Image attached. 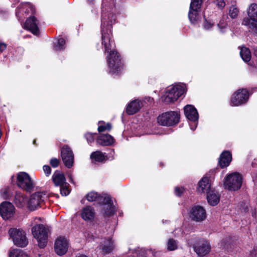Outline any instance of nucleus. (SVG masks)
Segmentation results:
<instances>
[{"label":"nucleus","instance_id":"nucleus-1","mask_svg":"<svg viewBox=\"0 0 257 257\" xmlns=\"http://www.w3.org/2000/svg\"><path fill=\"white\" fill-rule=\"evenodd\" d=\"M33 236L37 239L40 248H44L47 243L49 229L44 225L39 224L34 226L32 229Z\"/></svg>","mask_w":257,"mask_h":257},{"label":"nucleus","instance_id":"nucleus-2","mask_svg":"<svg viewBox=\"0 0 257 257\" xmlns=\"http://www.w3.org/2000/svg\"><path fill=\"white\" fill-rule=\"evenodd\" d=\"M185 85L177 84L167 89L162 97V100L166 104L176 101L185 92Z\"/></svg>","mask_w":257,"mask_h":257},{"label":"nucleus","instance_id":"nucleus-3","mask_svg":"<svg viewBox=\"0 0 257 257\" xmlns=\"http://www.w3.org/2000/svg\"><path fill=\"white\" fill-rule=\"evenodd\" d=\"M248 18L243 19L242 24L248 27L250 30L257 35V4L250 5L247 9Z\"/></svg>","mask_w":257,"mask_h":257},{"label":"nucleus","instance_id":"nucleus-4","mask_svg":"<svg viewBox=\"0 0 257 257\" xmlns=\"http://www.w3.org/2000/svg\"><path fill=\"white\" fill-rule=\"evenodd\" d=\"M107 62L110 72L117 73L122 69L123 64L120 55L115 50L108 53Z\"/></svg>","mask_w":257,"mask_h":257},{"label":"nucleus","instance_id":"nucleus-5","mask_svg":"<svg viewBox=\"0 0 257 257\" xmlns=\"http://www.w3.org/2000/svg\"><path fill=\"white\" fill-rule=\"evenodd\" d=\"M180 114L176 111L163 113L158 117V123L164 126H173L179 121Z\"/></svg>","mask_w":257,"mask_h":257},{"label":"nucleus","instance_id":"nucleus-6","mask_svg":"<svg viewBox=\"0 0 257 257\" xmlns=\"http://www.w3.org/2000/svg\"><path fill=\"white\" fill-rule=\"evenodd\" d=\"M14 243L21 247H25L28 243L25 232L21 229L11 228L9 231Z\"/></svg>","mask_w":257,"mask_h":257},{"label":"nucleus","instance_id":"nucleus-7","mask_svg":"<svg viewBox=\"0 0 257 257\" xmlns=\"http://www.w3.org/2000/svg\"><path fill=\"white\" fill-rule=\"evenodd\" d=\"M242 178L238 173H233L228 175L225 179L224 186L230 191H235L239 189L242 185Z\"/></svg>","mask_w":257,"mask_h":257},{"label":"nucleus","instance_id":"nucleus-8","mask_svg":"<svg viewBox=\"0 0 257 257\" xmlns=\"http://www.w3.org/2000/svg\"><path fill=\"white\" fill-rule=\"evenodd\" d=\"M249 95L250 93L246 89H239L232 95L230 99V105L232 106L243 105L247 102Z\"/></svg>","mask_w":257,"mask_h":257},{"label":"nucleus","instance_id":"nucleus-9","mask_svg":"<svg viewBox=\"0 0 257 257\" xmlns=\"http://www.w3.org/2000/svg\"><path fill=\"white\" fill-rule=\"evenodd\" d=\"M17 181L18 186L27 191H31L34 187L33 181L30 176L25 172L18 174Z\"/></svg>","mask_w":257,"mask_h":257},{"label":"nucleus","instance_id":"nucleus-10","mask_svg":"<svg viewBox=\"0 0 257 257\" xmlns=\"http://www.w3.org/2000/svg\"><path fill=\"white\" fill-rule=\"evenodd\" d=\"M61 156L64 165L71 168L74 164V156L71 148L68 145H64L61 149Z\"/></svg>","mask_w":257,"mask_h":257},{"label":"nucleus","instance_id":"nucleus-11","mask_svg":"<svg viewBox=\"0 0 257 257\" xmlns=\"http://www.w3.org/2000/svg\"><path fill=\"white\" fill-rule=\"evenodd\" d=\"M68 241L65 237L60 236L56 240L54 249L57 254L62 255L65 254L68 250Z\"/></svg>","mask_w":257,"mask_h":257},{"label":"nucleus","instance_id":"nucleus-12","mask_svg":"<svg viewBox=\"0 0 257 257\" xmlns=\"http://www.w3.org/2000/svg\"><path fill=\"white\" fill-rule=\"evenodd\" d=\"M191 218L195 221H201L206 217V213L204 208L197 205L193 207L190 212Z\"/></svg>","mask_w":257,"mask_h":257},{"label":"nucleus","instance_id":"nucleus-13","mask_svg":"<svg viewBox=\"0 0 257 257\" xmlns=\"http://www.w3.org/2000/svg\"><path fill=\"white\" fill-rule=\"evenodd\" d=\"M102 45L104 47L105 51L109 53L112 51H114V48L115 44L113 40L112 39L111 34L105 33L104 32L103 29H102Z\"/></svg>","mask_w":257,"mask_h":257},{"label":"nucleus","instance_id":"nucleus-14","mask_svg":"<svg viewBox=\"0 0 257 257\" xmlns=\"http://www.w3.org/2000/svg\"><path fill=\"white\" fill-rule=\"evenodd\" d=\"M0 213L4 219H9L14 215V206L9 202H3L0 205Z\"/></svg>","mask_w":257,"mask_h":257},{"label":"nucleus","instance_id":"nucleus-15","mask_svg":"<svg viewBox=\"0 0 257 257\" xmlns=\"http://www.w3.org/2000/svg\"><path fill=\"white\" fill-rule=\"evenodd\" d=\"M45 195L44 192H36L32 194L28 201L29 208L33 210L36 209L44 201Z\"/></svg>","mask_w":257,"mask_h":257},{"label":"nucleus","instance_id":"nucleus-16","mask_svg":"<svg viewBox=\"0 0 257 257\" xmlns=\"http://www.w3.org/2000/svg\"><path fill=\"white\" fill-rule=\"evenodd\" d=\"M38 20L34 16L29 17L26 21L25 27L33 34L38 35L40 33Z\"/></svg>","mask_w":257,"mask_h":257},{"label":"nucleus","instance_id":"nucleus-17","mask_svg":"<svg viewBox=\"0 0 257 257\" xmlns=\"http://www.w3.org/2000/svg\"><path fill=\"white\" fill-rule=\"evenodd\" d=\"M143 103L139 99H135L130 102L126 108V112L128 115H133L138 112L142 106Z\"/></svg>","mask_w":257,"mask_h":257},{"label":"nucleus","instance_id":"nucleus-18","mask_svg":"<svg viewBox=\"0 0 257 257\" xmlns=\"http://www.w3.org/2000/svg\"><path fill=\"white\" fill-rule=\"evenodd\" d=\"M194 251L200 256L207 254L210 249L209 243L206 240H200L199 244L194 246Z\"/></svg>","mask_w":257,"mask_h":257},{"label":"nucleus","instance_id":"nucleus-19","mask_svg":"<svg viewBox=\"0 0 257 257\" xmlns=\"http://www.w3.org/2000/svg\"><path fill=\"white\" fill-rule=\"evenodd\" d=\"M184 113L186 117L190 120L195 121L198 120V114L196 109L191 105L184 107Z\"/></svg>","mask_w":257,"mask_h":257},{"label":"nucleus","instance_id":"nucleus-20","mask_svg":"<svg viewBox=\"0 0 257 257\" xmlns=\"http://www.w3.org/2000/svg\"><path fill=\"white\" fill-rule=\"evenodd\" d=\"M232 160V155L230 152L225 151L220 156L219 164L220 167L224 168L228 166Z\"/></svg>","mask_w":257,"mask_h":257},{"label":"nucleus","instance_id":"nucleus-21","mask_svg":"<svg viewBox=\"0 0 257 257\" xmlns=\"http://www.w3.org/2000/svg\"><path fill=\"white\" fill-rule=\"evenodd\" d=\"M95 211L93 208L90 206L84 207L81 213L83 219L87 221H92L95 217Z\"/></svg>","mask_w":257,"mask_h":257},{"label":"nucleus","instance_id":"nucleus-22","mask_svg":"<svg viewBox=\"0 0 257 257\" xmlns=\"http://www.w3.org/2000/svg\"><path fill=\"white\" fill-rule=\"evenodd\" d=\"M114 245L111 238H108L103 240L100 245V249L104 253H109L114 249Z\"/></svg>","mask_w":257,"mask_h":257},{"label":"nucleus","instance_id":"nucleus-23","mask_svg":"<svg viewBox=\"0 0 257 257\" xmlns=\"http://www.w3.org/2000/svg\"><path fill=\"white\" fill-rule=\"evenodd\" d=\"M52 179L56 186H60L67 183L64 175L59 171L53 173Z\"/></svg>","mask_w":257,"mask_h":257},{"label":"nucleus","instance_id":"nucleus-24","mask_svg":"<svg viewBox=\"0 0 257 257\" xmlns=\"http://www.w3.org/2000/svg\"><path fill=\"white\" fill-rule=\"evenodd\" d=\"M113 137L109 134H102L98 137L96 140L98 144L103 146H110L113 143Z\"/></svg>","mask_w":257,"mask_h":257},{"label":"nucleus","instance_id":"nucleus-25","mask_svg":"<svg viewBox=\"0 0 257 257\" xmlns=\"http://www.w3.org/2000/svg\"><path fill=\"white\" fill-rule=\"evenodd\" d=\"M198 191L199 192L205 193L210 191L211 184L210 181L208 177H204L201 181L198 183Z\"/></svg>","mask_w":257,"mask_h":257},{"label":"nucleus","instance_id":"nucleus-26","mask_svg":"<svg viewBox=\"0 0 257 257\" xmlns=\"http://www.w3.org/2000/svg\"><path fill=\"white\" fill-rule=\"evenodd\" d=\"M207 199L208 203L210 205L215 206L219 202L220 195L218 193L214 191H209L207 193Z\"/></svg>","mask_w":257,"mask_h":257},{"label":"nucleus","instance_id":"nucleus-27","mask_svg":"<svg viewBox=\"0 0 257 257\" xmlns=\"http://www.w3.org/2000/svg\"><path fill=\"white\" fill-rule=\"evenodd\" d=\"M14 201L18 207H23L27 202L28 199L21 193H18L15 195Z\"/></svg>","mask_w":257,"mask_h":257},{"label":"nucleus","instance_id":"nucleus-28","mask_svg":"<svg viewBox=\"0 0 257 257\" xmlns=\"http://www.w3.org/2000/svg\"><path fill=\"white\" fill-rule=\"evenodd\" d=\"M90 158L95 162H102L106 159L107 157L105 153L98 151L93 152L90 155Z\"/></svg>","mask_w":257,"mask_h":257},{"label":"nucleus","instance_id":"nucleus-29","mask_svg":"<svg viewBox=\"0 0 257 257\" xmlns=\"http://www.w3.org/2000/svg\"><path fill=\"white\" fill-rule=\"evenodd\" d=\"M240 55L242 60L245 62H248L251 58L250 50L246 47L240 48Z\"/></svg>","mask_w":257,"mask_h":257},{"label":"nucleus","instance_id":"nucleus-30","mask_svg":"<svg viewBox=\"0 0 257 257\" xmlns=\"http://www.w3.org/2000/svg\"><path fill=\"white\" fill-rule=\"evenodd\" d=\"M98 204H102L104 205H108L111 203L110 197L106 194H98L97 202Z\"/></svg>","mask_w":257,"mask_h":257},{"label":"nucleus","instance_id":"nucleus-31","mask_svg":"<svg viewBox=\"0 0 257 257\" xmlns=\"http://www.w3.org/2000/svg\"><path fill=\"white\" fill-rule=\"evenodd\" d=\"M199 10L197 11H191L189 10L188 13V17L190 21V22L192 24H195L199 19V16L198 15V12Z\"/></svg>","mask_w":257,"mask_h":257},{"label":"nucleus","instance_id":"nucleus-32","mask_svg":"<svg viewBox=\"0 0 257 257\" xmlns=\"http://www.w3.org/2000/svg\"><path fill=\"white\" fill-rule=\"evenodd\" d=\"M10 257H29V256L22 250L14 249L10 252Z\"/></svg>","mask_w":257,"mask_h":257},{"label":"nucleus","instance_id":"nucleus-33","mask_svg":"<svg viewBox=\"0 0 257 257\" xmlns=\"http://www.w3.org/2000/svg\"><path fill=\"white\" fill-rule=\"evenodd\" d=\"M202 4V0H192L190 4L189 10L200 11Z\"/></svg>","mask_w":257,"mask_h":257},{"label":"nucleus","instance_id":"nucleus-34","mask_svg":"<svg viewBox=\"0 0 257 257\" xmlns=\"http://www.w3.org/2000/svg\"><path fill=\"white\" fill-rule=\"evenodd\" d=\"M59 187H60V191L61 195L66 196L69 194L70 190L69 189V185L68 183H66Z\"/></svg>","mask_w":257,"mask_h":257},{"label":"nucleus","instance_id":"nucleus-35","mask_svg":"<svg viewBox=\"0 0 257 257\" xmlns=\"http://www.w3.org/2000/svg\"><path fill=\"white\" fill-rule=\"evenodd\" d=\"M103 209H104V213L107 216L112 215L115 212V210L112 205V203L106 205V206L104 207Z\"/></svg>","mask_w":257,"mask_h":257},{"label":"nucleus","instance_id":"nucleus-36","mask_svg":"<svg viewBox=\"0 0 257 257\" xmlns=\"http://www.w3.org/2000/svg\"><path fill=\"white\" fill-rule=\"evenodd\" d=\"M65 44V41L63 38H59L54 46V50L56 51H60L64 49V45Z\"/></svg>","mask_w":257,"mask_h":257},{"label":"nucleus","instance_id":"nucleus-37","mask_svg":"<svg viewBox=\"0 0 257 257\" xmlns=\"http://www.w3.org/2000/svg\"><path fill=\"white\" fill-rule=\"evenodd\" d=\"M167 248L169 250H174L177 248V243L173 239H169L167 243Z\"/></svg>","mask_w":257,"mask_h":257},{"label":"nucleus","instance_id":"nucleus-38","mask_svg":"<svg viewBox=\"0 0 257 257\" xmlns=\"http://www.w3.org/2000/svg\"><path fill=\"white\" fill-rule=\"evenodd\" d=\"M98 194L95 192H90L86 195V198L88 201L97 202Z\"/></svg>","mask_w":257,"mask_h":257},{"label":"nucleus","instance_id":"nucleus-39","mask_svg":"<svg viewBox=\"0 0 257 257\" xmlns=\"http://www.w3.org/2000/svg\"><path fill=\"white\" fill-rule=\"evenodd\" d=\"M238 12V9L235 6H232L230 8L229 15L232 19H235L237 17Z\"/></svg>","mask_w":257,"mask_h":257},{"label":"nucleus","instance_id":"nucleus-40","mask_svg":"<svg viewBox=\"0 0 257 257\" xmlns=\"http://www.w3.org/2000/svg\"><path fill=\"white\" fill-rule=\"evenodd\" d=\"M99 123L100 124V122ZM111 125L109 123L103 125L99 124L98 127V131L99 132H102L106 130L109 131L111 129Z\"/></svg>","mask_w":257,"mask_h":257},{"label":"nucleus","instance_id":"nucleus-41","mask_svg":"<svg viewBox=\"0 0 257 257\" xmlns=\"http://www.w3.org/2000/svg\"><path fill=\"white\" fill-rule=\"evenodd\" d=\"M1 196L5 199H8L11 196V193L8 188H4L1 192Z\"/></svg>","mask_w":257,"mask_h":257},{"label":"nucleus","instance_id":"nucleus-42","mask_svg":"<svg viewBox=\"0 0 257 257\" xmlns=\"http://www.w3.org/2000/svg\"><path fill=\"white\" fill-rule=\"evenodd\" d=\"M50 165L53 168H57L59 166L60 161L57 158H52L50 161Z\"/></svg>","mask_w":257,"mask_h":257},{"label":"nucleus","instance_id":"nucleus-43","mask_svg":"<svg viewBox=\"0 0 257 257\" xmlns=\"http://www.w3.org/2000/svg\"><path fill=\"white\" fill-rule=\"evenodd\" d=\"M86 139L87 140L88 143H91L94 141V136L93 134L91 133H86L85 135Z\"/></svg>","mask_w":257,"mask_h":257},{"label":"nucleus","instance_id":"nucleus-44","mask_svg":"<svg viewBox=\"0 0 257 257\" xmlns=\"http://www.w3.org/2000/svg\"><path fill=\"white\" fill-rule=\"evenodd\" d=\"M215 4L218 6L219 8H223L225 6V3L224 0H215Z\"/></svg>","mask_w":257,"mask_h":257},{"label":"nucleus","instance_id":"nucleus-45","mask_svg":"<svg viewBox=\"0 0 257 257\" xmlns=\"http://www.w3.org/2000/svg\"><path fill=\"white\" fill-rule=\"evenodd\" d=\"M43 170L47 176H49L51 173V169L48 165H44L43 166Z\"/></svg>","mask_w":257,"mask_h":257},{"label":"nucleus","instance_id":"nucleus-46","mask_svg":"<svg viewBox=\"0 0 257 257\" xmlns=\"http://www.w3.org/2000/svg\"><path fill=\"white\" fill-rule=\"evenodd\" d=\"M183 192V188H181L179 187H176L175 188V194L177 196H181Z\"/></svg>","mask_w":257,"mask_h":257},{"label":"nucleus","instance_id":"nucleus-47","mask_svg":"<svg viewBox=\"0 0 257 257\" xmlns=\"http://www.w3.org/2000/svg\"><path fill=\"white\" fill-rule=\"evenodd\" d=\"M7 48V45L4 43H0V52H3Z\"/></svg>","mask_w":257,"mask_h":257},{"label":"nucleus","instance_id":"nucleus-48","mask_svg":"<svg viewBox=\"0 0 257 257\" xmlns=\"http://www.w3.org/2000/svg\"><path fill=\"white\" fill-rule=\"evenodd\" d=\"M204 28L206 29H208L212 27V24L207 21H205L204 25Z\"/></svg>","mask_w":257,"mask_h":257},{"label":"nucleus","instance_id":"nucleus-49","mask_svg":"<svg viewBox=\"0 0 257 257\" xmlns=\"http://www.w3.org/2000/svg\"><path fill=\"white\" fill-rule=\"evenodd\" d=\"M241 210L244 212H247L248 210V206L246 205L244 207L241 208Z\"/></svg>","mask_w":257,"mask_h":257},{"label":"nucleus","instance_id":"nucleus-50","mask_svg":"<svg viewBox=\"0 0 257 257\" xmlns=\"http://www.w3.org/2000/svg\"><path fill=\"white\" fill-rule=\"evenodd\" d=\"M255 250H253L252 251L250 252V255H249L250 257H255Z\"/></svg>","mask_w":257,"mask_h":257},{"label":"nucleus","instance_id":"nucleus-51","mask_svg":"<svg viewBox=\"0 0 257 257\" xmlns=\"http://www.w3.org/2000/svg\"><path fill=\"white\" fill-rule=\"evenodd\" d=\"M105 21H104L103 16H102V19H101V26H104L105 24Z\"/></svg>","mask_w":257,"mask_h":257},{"label":"nucleus","instance_id":"nucleus-52","mask_svg":"<svg viewBox=\"0 0 257 257\" xmlns=\"http://www.w3.org/2000/svg\"><path fill=\"white\" fill-rule=\"evenodd\" d=\"M253 55L257 57V48H253Z\"/></svg>","mask_w":257,"mask_h":257},{"label":"nucleus","instance_id":"nucleus-53","mask_svg":"<svg viewBox=\"0 0 257 257\" xmlns=\"http://www.w3.org/2000/svg\"><path fill=\"white\" fill-rule=\"evenodd\" d=\"M78 257H87V256L84 254H81L79 256H78Z\"/></svg>","mask_w":257,"mask_h":257},{"label":"nucleus","instance_id":"nucleus-54","mask_svg":"<svg viewBox=\"0 0 257 257\" xmlns=\"http://www.w3.org/2000/svg\"><path fill=\"white\" fill-rule=\"evenodd\" d=\"M33 144H35V145L36 144V140H34V141H33Z\"/></svg>","mask_w":257,"mask_h":257},{"label":"nucleus","instance_id":"nucleus-55","mask_svg":"<svg viewBox=\"0 0 257 257\" xmlns=\"http://www.w3.org/2000/svg\"><path fill=\"white\" fill-rule=\"evenodd\" d=\"M28 5V4H25L24 5V6L26 7V6H27Z\"/></svg>","mask_w":257,"mask_h":257},{"label":"nucleus","instance_id":"nucleus-56","mask_svg":"<svg viewBox=\"0 0 257 257\" xmlns=\"http://www.w3.org/2000/svg\"><path fill=\"white\" fill-rule=\"evenodd\" d=\"M151 251H152L151 250H147V252H151Z\"/></svg>","mask_w":257,"mask_h":257}]
</instances>
